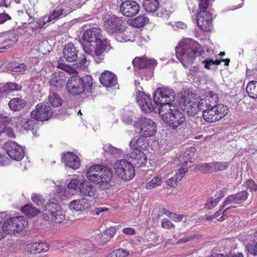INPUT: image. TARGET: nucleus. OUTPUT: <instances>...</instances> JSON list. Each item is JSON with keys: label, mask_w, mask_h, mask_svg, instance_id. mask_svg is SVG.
I'll list each match as a JSON object with an SVG mask.
<instances>
[{"label": "nucleus", "mask_w": 257, "mask_h": 257, "mask_svg": "<svg viewBox=\"0 0 257 257\" xmlns=\"http://www.w3.org/2000/svg\"><path fill=\"white\" fill-rule=\"evenodd\" d=\"M130 161L125 159L117 160L113 164V168L119 178L125 181L132 180L135 176V167L140 168L147 162V158L145 154L141 152L139 154H130Z\"/></svg>", "instance_id": "obj_1"}, {"label": "nucleus", "mask_w": 257, "mask_h": 257, "mask_svg": "<svg viewBox=\"0 0 257 257\" xmlns=\"http://www.w3.org/2000/svg\"><path fill=\"white\" fill-rule=\"evenodd\" d=\"M175 50L177 59L185 68L195 72L198 71L199 68L197 66L189 68L196 58L201 56L204 53L201 46L198 43L190 41L182 46L178 45Z\"/></svg>", "instance_id": "obj_2"}, {"label": "nucleus", "mask_w": 257, "mask_h": 257, "mask_svg": "<svg viewBox=\"0 0 257 257\" xmlns=\"http://www.w3.org/2000/svg\"><path fill=\"white\" fill-rule=\"evenodd\" d=\"M89 181L99 184L102 190H106L114 185L112 169L101 165L90 167L86 172Z\"/></svg>", "instance_id": "obj_3"}, {"label": "nucleus", "mask_w": 257, "mask_h": 257, "mask_svg": "<svg viewBox=\"0 0 257 257\" xmlns=\"http://www.w3.org/2000/svg\"><path fill=\"white\" fill-rule=\"evenodd\" d=\"M54 115L53 109L48 103L38 104L35 109L31 112V118L28 119L22 127L25 130H31L34 135H36L39 127V123L36 121H45L50 119Z\"/></svg>", "instance_id": "obj_4"}, {"label": "nucleus", "mask_w": 257, "mask_h": 257, "mask_svg": "<svg viewBox=\"0 0 257 257\" xmlns=\"http://www.w3.org/2000/svg\"><path fill=\"white\" fill-rule=\"evenodd\" d=\"M93 78L91 75H85L71 76L66 84L67 92L72 95H79L84 94L86 95L92 93Z\"/></svg>", "instance_id": "obj_5"}, {"label": "nucleus", "mask_w": 257, "mask_h": 257, "mask_svg": "<svg viewBox=\"0 0 257 257\" xmlns=\"http://www.w3.org/2000/svg\"><path fill=\"white\" fill-rule=\"evenodd\" d=\"M132 63L135 75L148 80L153 76L157 61L155 59H148L145 56L136 57L132 61Z\"/></svg>", "instance_id": "obj_6"}, {"label": "nucleus", "mask_w": 257, "mask_h": 257, "mask_svg": "<svg viewBox=\"0 0 257 257\" xmlns=\"http://www.w3.org/2000/svg\"><path fill=\"white\" fill-rule=\"evenodd\" d=\"M175 93L172 89L168 87H159L153 94L155 105H158V112L164 110L170 109L173 107L172 102L174 101Z\"/></svg>", "instance_id": "obj_7"}, {"label": "nucleus", "mask_w": 257, "mask_h": 257, "mask_svg": "<svg viewBox=\"0 0 257 257\" xmlns=\"http://www.w3.org/2000/svg\"><path fill=\"white\" fill-rule=\"evenodd\" d=\"M84 46V52L94 58L96 63H100L104 59L105 54L107 53L112 48L109 41L106 39L100 40L92 43L91 47L88 44Z\"/></svg>", "instance_id": "obj_8"}, {"label": "nucleus", "mask_w": 257, "mask_h": 257, "mask_svg": "<svg viewBox=\"0 0 257 257\" xmlns=\"http://www.w3.org/2000/svg\"><path fill=\"white\" fill-rule=\"evenodd\" d=\"M173 107V109L171 107L170 109L162 110L159 113L165 123L172 128L175 129L182 124L186 118L183 112L175 109V106Z\"/></svg>", "instance_id": "obj_9"}, {"label": "nucleus", "mask_w": 257, "mask_h": 257, "mask_svg": "<svg viewBox=\"0 0 257 257\" xmlns=\"http://www.w3.org/2000/svg\"><path fill=\"white\" fill-rule=\"evenodd\" d=\"M133 125L136 133L148 137L155 135L157 131L155 122L146 117H139L134 121Z\"/></svg>", "instance_id": "obj_10"}, {"label": "nucleus", "mask_w": 257, "mask_h": 257, "mask_svg": "<svg viewBox=\"0 0 257 257\" xmlns=\"http://www.w3.org/2000/svg\"><path fill=\"white\" fill-rule=\"evenodd\" d=\"M43 215L46 220L61 223L65 219V214L62 207L58 203L49 201L44 208Z\"/></svg>", "instance_id": "obj_11"}, {"label": "nucleus", "mask_w": 257, "mask_h": 257, "mask_svg": "<svg viewBox=\"0 0 257 257\" xmlns=\"http://www.w3.org/2000/svg\"><path fill=\"white\" fill-rule=\"evenodd\" d=\"M228 113V108L226 105L219 104L217 106L209 107L203 109L202 117L205 121L212 123L219 120L224 117Z\"/></svg>", "instance_id": "obj_12"}, {"label": "nucleus", "mask_w": 257, "mask_h": 257, "mask_svg": "<svg viewBox=\"0 0 257 257\" xmlns=\"http://www.w3.org/2000/svg\"><path fill=\"white\" fill-rule=\"evenodd\" d=\"M28 221L23 216H19L7 219L3 223V229L7 234L21 232L27 225Z\"/></svg>", "instance_id": "obj_13"}, {"label": "nucleus", "mask_w": 257, "mask_h": 257, "mask_svg": "<svg viewBox=\"0 0 257 257\" xmlns=\"http://www.w3.org/2000/svg\"><path fill=\"white\" fill-rule=\"evenodd\" d=\"M213 10L211 9H200L199 13L196 19L197 23L198 26L204 31H211L213 28Z\"/></svg>", "instance_id": "obj_14"}, {"label": "nucleus", "mask_w": 257, "mask_h": 257, "mask_svg": "<svg viewBox=\"0 0 257 257\" xmlns=\"http://www.w3.org/2000/svg\"><path fill=\"white\" fill-rule=\"evenodd\" d=\"M180 103L184 111H186L188 115L192 116L195 115L205 107L203 100H201V102H196L187 98L186 96L182 98Z\"/></svg>", "instance_id": "obj_15"}, {"label": "nucleus", "mask_w": 257, "mask_h": 257, "mask_svg": "<svg viewBox=\"0 0 257 257\" xmlns=\"http://www.w3.org/2000/svg\"><path fill=\"white\" fill-rule=\"evenodd\" d=\"M4 148L7 154L13 160L21 161L24 157L25 152L22 146L13 141L7 142Z\"/></svg>", "instance_id": "obj_16"}, {"label": "nucleus", "mask_w": 257, "mask_h": 257, "mask_svg": "<svg viewBox=\"0 0 257 257\" xmlns=\"http://www.w3.org/2000/svg\"><path fill=\"white\" fill-rule=\"evenodd\" d=\"M100 29L97 28H92L85 31L82 36V42H80L81 45L84 50V46L88 44V47H91L92 43L101 40L99 36L100 35Z\"/></svg>", "instance_id": "obj_17"}, {"label": "nucleus", "mask_w": 257, "mask_h": 257, "mask_svg": "<svg viewBox=\"0 0 257 257\" xmlns=\"http://www.w3.org/2000/svg\"><path fill=\"white\" fill-rule=\"evenodd\" d=\"M140 9L139 5L135 1L126 0L122 2L119 6V11L126 17L136 16Z\"/></svg>", "instance_id": "obj_18"}, {"label": "nucleus", "mask_w": 257, "mask_h": 257, "mask_svg": "<svg viewBox=\"0 0 257 257\" xmlns=\"http://www.w3.org/2000/svg\"><path fill=\"white\" fill-rule=\"evenodd\" d=\"M0 38L2 39L0 44L5 45V46L1 47L0 49L6 50L13 46L18 41V35L11 31H6L0 33Z\"/></svg>", "instance_id": "obj_19"}, {"label": "nucleus", "mask_w": 257, "mask_h": 257, "mask_svg": "<svg viewBox=\"0 0 257 257\" xmlns=\"http://www.w3.org/2000/svg\"><path fill=\"white\" fill-rule=\"evenodd\" d=\"M123 21L122 18L118 17L114 15L109 16L105 22V28L109 33H117L121 29Z\"/></svg>", "instance_id": "obj_20"}, {"label": "nucleus", "mask_w": 257, "mask_h": 257, "mask_svg": "<svg viewBox=\"0 0 257 257\" xmlns=\"http://www.w3.org/2000/svg\"><path fill=\"white\" fill-rule=\"evenodd\" d=\"M248 196L247 191L243 190L237 193L228 196L223 203L222 207H225L230 204H239L246 200Z\"/></svg>", "instance_id": "obj_21"}, {"label": "nucleus", "mask_w": 257, "mask_h": 257, "mask_svg": "<svg viewBox=\"0 0 257 257\" xmlns=\"http://www.w3.org/2000/svg\"><path fill=\"white\" fill-rule=\"evenodd\" d=\"M66 15V11L64 10L63 7L61 6H58L53 11L52 14L47 18V21L39 20L35 27L36 28H42L45 26L46 22H51L53 23L54 22V20L65 16Z\"/></svg>", "instance_id": "obj_22"}, {"label": "nucleus", "mask_w": 257, "mask_h": 257, "mask_svg": "<svg viewBox=\"0 0 257 257\" xmlns=\"http://www.w3.org/2000/svg\"><path fill=\"white\" fill-rule=\"evenodd\" d=\"M77 192L81 196L94 198L96 193V188L88 181L81 182Z\"/></svg>", "instance_id": "obj_23"}, {"label": "nucleus", "mask_w": 257, "mask_h": 257, "mask_svg": "<svg viewBox=\"0 0 257 257\" xmlns=\"http://www.w3.org/2000/svg\"><path fill=\"white\" fill-rule=\"evenodd\" d=\"M147 137V136H144L141 135L137 139L135 140L133 138L131 140L130 143V146L131 148L134 149L135 151L131 154L136 153L138 154L139 152H141L145 154L142 151L145 150L148 146Z\"/></svg>", "instance_id": "obj_24"}, {"label": "nucleus", "mask_w": 257, "mask_h": 257, "mask_svg": "<svg viewBox=\"0 0 257 257\" xmlns=\"http://www.w3.org/2000/svg\"><path fill=\"white\" fill-rule=\"evenodd\" d=\"M65 82V76L64 72L53 73L50 81V91H56V90L62 88Z\"/></svg>", "instance_id": "obj_25"}, {"label": "nucleus", "mask_w": 257, "mask_h": 257, "mask_svg": "<svg viewBox=\"0 0 257 257\" xmlns=\"http://www.w3.org/2000/svg\"><path fill=\"white\" fill-rule=\"evenodd\" d=\"M62 160L67 167L72 169H77L80 166L78 157L72 152H68L64 154L62 156Z\"/></svg>", "instance_id": "obj_26"}, {"label": "nucleus", "mask_w": 257, "mask_h": 257, "mask_svg": "<svg viewBox=\"0 0 257 257\" xmlns=\"http://www.w3.org/2000/svg\"><path fill=\"white\" fill-rule=\"evenodd\" d=\"M100 82L105 87H112L117 83V77L112 72L105 70L99 78Z\"/></svg>", "instance_id": "obj_27"}, {"label": "nucleus", "mask_w": 257, "mask_h": 257, "mask_svg": "<svg viewBox=\"0 0 257 257\" xmlns=\"http://www.w3.org/2000/svg\"><path fill=\"white\" fill-rule=\"evenodd\" d=\"M63 54L66 61L73 62L78 58V51L72 43L67 44L63 49Z\"/></svg>", "instance_id": "obj_28"}, {"label": "nucleus", "mask_w": 257, "mask_h": 257, "mask_svg": "<svg viewBox=\"0 0 257 257\" xmlns=\"http://www.w3.org/2000/svg\"><path fill=\"white\" fill-rule=\"evenodd\" d=\"M22 86L15 82H8L0 87V97L16 91L20 90Z\"/></svg>", "instance_id": "obj_29"}, {"label": "nucleus", "mask_w": 257, "mask_h": 257, "mask_svg": "<svg viewBox=\"0 0 257 257\" xmlns=\"http://www.w3.org/2000/svg\"><path fill=\"white\" fill-rule=\"evenodd\" d=\"M26 102L21 98L15 97L11 99L9 102V106L14 111H20L26 106Z\"/></svg>", "instance_id": "obj_30"}, {"label": "nucleus", "mask_w": 257, "mask_h": 257, "mask_svg": "<svg viewBox=\"0 0 257 257\" xmlns=\"http://www.w3.org/2000/svg\"><path fill=\"white\" fill-rule=\"evenodd\" d=\"M143 6L146 11L149 13H155L160 10L159 0H144Z\"/></svg>", "instance_id": "obj_31"}, {"label": "nucleus", "mask_w": 257, "mask_h": 257, "mask_svg": "<svg viewBox=\"0 0 257 257\" xmlns=\"http://www.w3.org/2000/svg\"><path fill=\"white\" fill-rule=\"evenodd\" d=\"M7 68L8 70L14 72L23 73L27 69L28 66L24 63L13 62L9 63Z\"/></svg>", "instance_id": "obj_32"}, {"label": "nucleus", "mask_w": 257, "mask_h": 257, "mask_svg": "<svg viewBox=\"0 0 257 257\" xmlns=\"http://www.w3.org/2000/svg\"><path fill=\"white\" fill-rule=\"evenodd\" d=\"M248 96L252 99H257V81H249L246 87Z\"/></svg>", "instance_id": "obj_33"}, {"label": "nucleus", "mask_w": 257, "mask_h": 257, "mask_svg": "<svg viewBox=\"0 0 257 257\" xmlns=\"http://www.w3.org/2000/svg\"><path fill=\"white\" fill-rule=\"evenodd\" d=\"M21 210L29 218H32L40 213L38 209L30 204H26L23 206Z\"/></svg>", "instance_id": "obj_34"}, {"label": "nucleus", "mask_w": 257, "mask_h": 257, "mask_svg": "<svg viewBox=\"0 0 257 257\" xmlns=\"http://www.w3.org/2000/svg\"><path fill=\"white\" fill-rule=\"evenodd\" d=\"M48 100L53 107H57L62 104V101L56 93V91H51L48 96Z\"/></svg>", "instance_id": "obj_35"}, {"label": "nucleus", "mask_w": 257, "mask_h": 257, "mask_svg": "<svg viewBox=\"0 0 257 257\" xmlns=\"http://www.w3.org/2000/svg\"><path fill=\"white\" fill-rule=\"evenodd\" d=\"M207 99L209 101V107L217 106L219 100L218 96L216 93L212 91H207L205 92Z\"/></svg>", "instance_id": "obj_36"}, {"label": "nucleus", "mask_w": 257, "mask_h": 257, "mask_svg": "<svg viewBox=\"0 0 257 257\" xmlns=\"http://www.w3.org/2000/svg\"><path fill=\"white\" fill-rule=\"evenodd\" d=\"M141 108L145 112H150L152 111L157 112L158 111V108L159 106L152 104L151 97H150L148 100H147L145 103L144 104L143 106Z\"/></svg>", "instance_id": "obj_37"}, {"label": "nucleus", "mask_w": 257, "mask_h": 257, "mask_svg": "<svg viewBox=\"0 0 257 257\" xmlns=\"http://www.w3.org/2000/svg\"><path fill=\"white\" fill-rule=\"evenodd\" d=\"M148 21L147 17L144 15H141L132 20V25L134 27L141 28L143 27Z\"/></svg>", "instance_id": "obj_38"}, {"label": "nucleus", "mask_w": 257, "mask_h": 257, "mask_svg": "<svg viewBox=\"0 0 257 257\" xmlns=\"http://www.w3.org/2000/svg\"><path fill=\"white\" fill-rule=\"evenodd\" d=\"M33 250H35L37 253L41 252H46L49 250L48 245L44 242H35L32 244Z\"/></svg>", "instance_id": "obj_39"}, {"label": "nucleus", "mask_w": 257, "mask_h": 257, "mask_svg": "<svg viewBox=\"0 0 257 257\" xmlns=\"http://www.w3.org/2000/svg\"><path fill=\"white\" fill-rule=\"evenodd\" d=\"M229 166L228 162H213V172L225 170Z\"/></svg>", "instance_id": "obj_40"}, {"label": "nucleus", "mask_w": 257, "mask_h": 257, "mask_svg": "<svg viewBox=\"0 0 257 257\" xmlns=\"http://www.w3.org/2000/svg\"><path fill=\"white\" fill-rule=\"evenodd\" d=\"M162 183L161 178L160 176L154 177L150 181H149L146 186L147 189H152L156 188Z\"/></svg>", "instance_id": "obj_41"}, {"label": "nucleus", "mask_w": 257, "mask_h": 257, "mask_svg": "<svg viewBox=\"0 0 257 257\" xmlns=\"http://www.w3.org/2000/svg\"><path fill=\"white\" fill-rule=\"evenodd\" d=\"M129 254V252L124 249H116L109 254L107 257H125Z\"/></svg>", "instance_id": "obj_42"}, {"label": "nucleus", "mask_w": 257, "mask_h": 257, "mask_svg": "<svg viewBox=\"0 0 257 257\" xmlns=\"http://www.w3.org/2000/svg\"><path fill=\"white\" fill-rule=\"evenodd\" d=\"M150 97L149 96L146 95L144 92L139 90L138 95H137L136 99L137 102L141 107L143 106L144 104L148 100Z\"/></svg>", "instance_id": "obj_43"}, {"label": "nucleus", "mask_w": 257, "mask_h": 257, "mask_svg": "<svg viewBox=\"0 0 257 257\" xmlns=\"http://www.w3.org/2000/svg\"><path fill=\"white\" fill-rule=\"evenodd\" d=\"M11 119L10 117L4 114H0V134L5 128L6 126L9 124Z\"/></svg>", "instance_id": "obj_44"}, {"label": "nucleus", "mask_w": 257, "mask_h": 257, "mask_svg": "<svg viewBox=\"0 0 257 257\" xmlns=\"http://www.w3.org/2000/svg\"><path fill=\"white\" fill-rule=\"evenodd\" d=\"M69 208L71 210L82 211V210L79 199H76L71 201L69 204Z\"/></svg>", "instance_id": "obj_45"}, {"label": "nucleus", "mask_w": 257, "mask_h": 257, "mask_svg": "<svg viewBox=\"0 0 257 257\" xmlns=\"http://www.w3.org/2000/svg\"><path fill=\"white\" fill-rule=\"evenodd\" d=\"M199 169L205 173H213V162L201 164L199 165Z\"/></svg>", "instance_id": "obj_46"}, {"label": "nucleus", "mask_w": 257, "mask_h": 257, "mask_svg": "<svg viewBox=\"0 0 257 257\" xmlns=\"http://www.w3.org/2000/svg\"><path fill=\"white\" fill-rule=\"evenodd\" d=\"M187 164V161H185L184 163L183 164L181 168H180L178 170V173L176 174V176L179 177V180H181L182 178L184 176L185 174L187 172V168L185 167V166H186V164Z\"/></svg>", "instance_id": "obj_47"}, {"label": "nucleus", "mask_w": 257, "mask_h": 257, "mask_svg": "<svg viewBox=\"0 0 257 257\" xmlns=\"http://www.w3.org/2000/svg\"><path fill=\"white\" fill-rule=\"evenodd\" d=\"M103 149L105 152H106L108 153H110V154H111L112 155H117L119 153V150L117 148H116L110 145H106L104 146Z\"/></svg>", "instance_id": "obj_48"}, {"label": "nucleus", "mask_w": 257, "mask_h": 257, "mask_svg": "<svg viewBox=\"0 0 257 257\" xmlns=\"http://www.w3.org/2000/svg\"><path fill=\"white\" fill-rule=\"evenodd\" d=\"M31 199L33 202L38 206L42 205L44 203V199L40 195L34 194L32 195Z\"/></svg>", "instance_id": "obj_49"}, {"label": "nucleus", "mask_w": 257, "mask_h": 257, "mask_svg": "<svg viewBox=\"0 0 257 257\" xmlns=\"http://www.w3.org/2000/svg\"><path fill=\"white\" fill-rule=\"evenodd\" d=\"M245 186L250 189V191H257V184H255L254 181L252 179L247 180L245 182Z\"/></svg>", "instance_id": "obj_50"}, {"label": "nucleus", "mask_w": 257, "mask_h": 257, "mask_svg": "<svg viewBox=\"0 0 257 257\" xmlns=\"http://www.w3.org/2000/svg\"><path fill=\"white\" fill-rule=\"evenodd\" d=\"M115 39L117 42H125L130 41L126 33H119L116 35Z\"/></svg>", "instance_id": "obj_51"}, {"label": "nucleus", "mask_w": 257, "mask_h": 257, "mask_svg": "<svg viewBox=\"0 0 257 257\" xmlns=\"http://www.w3.org/2000/svg\"><path fill=\"white\" fill-rule=\"evenodd\" d=\"M222 206H223V204L220 207V209L213 214L215 218H217L219 215L222 214V215L220 217L217 219V220L218 221H222L224 220L225 219L224 216L227 217V216L226 215H224V213H223V211L224 210L223 209L224 207H222Z\"/></svg>", "instance_id": "obj_52"}, {"label": "nucleus", "mask_w": 257, "mask_h": 257, "mask_svg": "<svg viewBox=\"0 0 257 257\" xmlns=\"http://www.w3.org/2000/svg\"><path fill=\"white\" fill-rule=\"evenodd\" d=\"M202 64H204V67L208 70L213 69L211 67L213 66V60L207 58L201 61Z\"/></svg>", "instance_id": "obj_53"}, {"label": "nucleus", "mask_w": 257, "mask_h": 257, "mask_svg": "<svg viewBox=\"0 0 257 257\" xmlns=\"http://www.w3.org/2000/svg\"><path fill=\"white\" fill-rule=\"evenodd\" d=\"M247 250L250 254L257 255V238L254 241L253 244L247 246Z\"/></svg>", "instance_id": "obj_54"}, {"label": "nucleus", "mask_w": 257, "mask_h": 257, "mask_svg": "<svg viewBox=\"0 0 257 257\" xmlns=\"http://www.w3.org/2000/svg\"><path fill=\"white\" fill-rule=\"evenodd\" d=\"M161 226L165 229H170L174 226L172 222L168 218H164L161 223Z\"/></svg>", "instance_id": "obj_55"}, {"label": "nucleus", "mask_w": 257, "mask_h": 257, "mask_svg": "<svg viewBox=\"0 0 257 257\" xmlns=\"http://www.w3.org/2000/svg\"><path fill=\"white\" fill-rule=\"evenodd\" d=\"M80 183L77 179H72L71 181L68 184L67 188L71 189L76 190L78 188Z\"/></svg>", "instance_id": "obj_56"}, {"label": "nucleus", "mask_w": 257, "mask_h": 257, "mask_svg": "<svg viewBox=\"0 0 257 257\" xmlns=\"http://www.w3.org/2000/svg\"><path fill=\"white\" fill-rule=\"evenodd\" d=\"M79 200L82 210L86 209L90 207V201L88 199L85 197L79 199Z\"/></svg>", "instance_id": "obj_57"}, {"label": "nucleus", "mask_w": 257, "mask_h": 257, "mask_svg": "<svg viewBox=\"0 0 257 257\" xmlns=\"http://www.w3.org/2000/svg\"><path fill=\"white\" fill-rule=\"evenodd\" d=\"M156 12V16L157 17L161 18H166L168 17L170 15L168 11H167L165 9L164 10L163 8L160 7V10H157Z\"/></svg>", "instance_id": "obj_58"}, {"label": "nucleus", "mask_w": 257, "mask_h": 257, "mask_svg": "<svg viewBox=\"0 0 257 257\" xmlns=\"http://www.w3.org/2000/svg\"><path fill=\"white\" fill-rule=\"evenodd\" d=\"M3 134H5L6 136H8L9 138H15V135L13 130L9 127H7V126L5 127V128L2 131L1 135Z\"/></svg>", "instance_id": "obj_59"}, {"label": "nucleus", "mask_w": 257, "mask_h": 257, "mask_svg": "<svg viewBox=\"0 0 257 257\" xmlns=\"http://www.w3.org/2000/svg\"><path fill=\"white\" fill-rule=\"evenodd\" d=\"M12 18L8 14L4 12L0 13V25L4 24L6 21L11 20Z\"/></svg>", "instance_id": "obj_60"}, {"label": "nucleus", "mask_w": 257, "mask_h": 257, "mask_svg": "<svg viewBox=\"0 0 257 257\" xmlns=\"http://www.w3.org/2000/svg\"><path fill=\"white\" fill-rule=\"evenodd\" d=\"M122 120L125 124H132L133 122V116L124 114L122 116Z\"/></svg>", "instance_id": "obj_61"}, {"label": "nucleus", "mask_w": 257, "mask_h": 257, "mask_svg": "<svg viewBox=\"0 0 257 257\" xmlns=\"http://www.w3.org/2000/svg\"><path fill=\"white\" fill-rule=\"evenodd\" d=\"M216 206L215 202L214 203L212 197L208 199L205 203V207L209 210L212 209Z\"/></svg>", "instance_id": "obj_62"}, {"label": "nucleus", "mask_w": 257, "mask_h": 257, "mask_svg": "<svg viewBox=\"0 0 257 257\" xmlns=\"http://www.w3.org/2000/svg\"><path fill=\"white\" fill-rule=\"evenodd\" d=\"M180 181L179 180V177H178L176 175L170 178L167 181V183L168 185L173 186L175 184H177V182Z\"/></svg>", "instance_id": "obj_63"}, {"label": "nucleus", "mask_w": 257, "mask_h": 257, "mask_svg": "<svg viewBox=\"0 0 257 257\" xmlns=\"http://www.w3.org/2000/svg\"><path fill=\"white\" fill-rule=\"evenodd\" d=\"M183 217L184 215L182 214L178 215L173 212L171 214V216L170 217L172 220H173L175 221H180Z\"/></svg>", "instance_id": "obj_64"}]
</instances>
